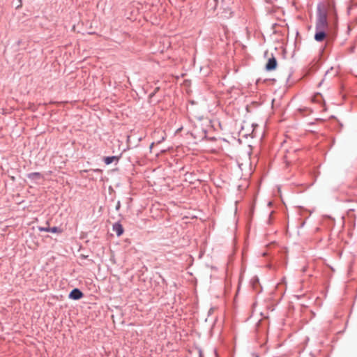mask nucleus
I'll list each match as a JSON object with an SVG mask.
<instances>
[{
	"label": "nucleus",
	"instance_id": "39448f33",
	"mask_svg": "<svg viewBox=\"0 0 357 357\" xmlns=\"http://www.w3.org/2000/svg\"><path fill=\"white\" fill-rule=\"evenodd\" d=\"M113 230L116 232L118 236H120L123 233V228L119 223H116L113 225Z\"/></svg>",
	"mask_w": 357,
	"mask_h": 357
},
{
	"label": "nucleus",
	"instance_id": "7ed1b4c3",
	"mask_svg": "<svg viewBox=\"0 0 357 357\" xmlns=\"http://www.w3.org/2000/svg\"><path fill=\"white\" fill-rule=\"evenodd\" d=\"M82 296V292L78 289H74L69 294V298L74 300L80 299Z\"/></svg>",
	"mask_w": 357,
	"mask_h": 357
},
{
	"label": "nucleus",
	"instance_id": "f8f14e48",
	"mask_svg": "<svg viewBox=\"0 0 357 357\" xmlns=\"http://www.w3.org/2000/svg\"><path fill=\"white\" fill-rule=\"evenodd\" d=\"M255 357H259L258 355H256Z\"/></svg>",
	"mask_w": 357,
	"mask_h": 357
},
{
	"label": "nucleus",
	"instance_id": "20e7f679",
	"mask_svg": "<svg viewBox=\"0 0 357 357\" xmlns=\"http://www.w3.org/2000/svg\"><path fill=\"white\" fill-rule=\"evenodd\" d=\"M326 33L323 30H317V32L314 35V39L318 42L323 41L326 38Z\"/></svg>",
	"mask_w": 357,
	"mask_h": 357
},
{
	"label": "nucleus",
	"instance_id": "9d476101",
	"mask_svg": "<svg viewBox=\"0 0 357 357\" xmlns=\"http://www.w3.org/2000/svg\"><path fill=\"white\" fill-rule=\"evenodd\" d=\"M40 176V173H32L29 175V178L39 177Z\"/></svg>",
	"mask_w": 357,
	"mask_h": 357
},
{
	"label": "nucleus",
	"instance_id": "1a4fd4ad",
	"mask_svg": "<svg viewBox=\"0 0 357 357\" xmlns=\"http://www.w3.org/2000/svg\"><path fill=\"white\" fill-rule=\"evenodd\" d=\"M38 229L39 231H46V232H50V227H38Z\"/></svg>",
	"mask_w": 357,
	"mask_h": 357
},
{
	"label": "nucleus",
	"instance_id": "f257e3e1",
	"mask_svg": "<svg viewBox=\"0 0 357 357\" xmlns=\"http://www.w3.org/2000/svg\"><path fill=\"white\" fill-rule=\"evenodd\" d=\"M327 27V20L325 15H321L319 17L317 25L316 30H323L324 31Z\"/></svg>",
	"mask_w": 357,
	"mask_h": 357
},
{
	"label": "nucleus",
	"instance_id": "0eeeda50",
	"mask_svg": "<svg viewBox=\"0 0 357 357\" xmlns=\"http://www.w3.org/2000/svg\"><path fill=\"white\" fill-rule=\"evenodd\" d=\"M117 160V158L115 156L106 157L104 159V161L106 165H109L113 162L114 160Z\"/></svg>",
	"mask_w": 357,
	"mask_h": 357
},
{
	"label": "nucleus",
	"instance_id": "6e6552de",
	"mask_svg": "<svg viewBox=\"0 0 357 357\" xmlns=\"http://www.w3.org/2000/svg\"><path fill=\"white\" fill-rule=\"evenodd\" d=\"M50 232H52V233H61L62 232V230L57 227H54L50 228Z\"/></svg>",
	"mask_w": 357,
	"mask_h": 357
},
{
	"label": "nucleus",
	"instance_id": "423d86ee",
	"mask_svg": "<svg viewBox=\"0 0 357 357\" xmlns=\"http://www.w3.org/2000/svg\"><path fill=\"white\" fill-rule=\"evenodd\" d=\"M311 100L312 102L321 103L324 101V99L320 93H317L312 96Z\"/></svg>",
	"mask_w": 357,
	"mask_h": 357
},
{
	"label": "nucleus",
	"instance_id": "f03ea898",
	"mask_svg": "<svg viewBox=\"0 0 357 357\" xmlns=\"http://www.w3.org/2000/svg\"><path fill=\"white\" fill-rule=\"evenodd\" d=\"M277 66V61L275 57L270 58L266 65V69L268 71L275 70Z\"/></svg>",
	"mask_w": 357,
	"mask_h": 357
},
{
	"label": "nucleus",
	"instance_id": "9b49d317",
	"mask_svg": "<svg viewBox=\"0 0 357 357\" xmlns=\"http://www.w3.org/2000/svg\"><path fill=\"white\" fill-rule=\"evenodd\" d=\"M321 84H322V82H319V86H320Z\"/></svg>",
	"mask_w": 357,
	"mask_h": 357
}]
</instances>
